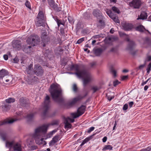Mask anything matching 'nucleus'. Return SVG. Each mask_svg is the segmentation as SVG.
<instances>
[{
  "label": "nucleus",
  "instance_id": "nucleus-1",
  "mask_svg": "<svg viewBox=\"0 0 151 151\" xmlns=\"http://www.w3.org/2000/svg\"><path fill=\"white\" fill-rule=\"evenodd\" d=\"M70 69L71 70H75L77 71L75 74L78 78L83 79L84 86L93 79L92 76L88 71L86 70H79L78 66L77 65H71Z\"/></svg>",
  "mask_w": 151,
  "mask_h": 151
},
{
  "label": "nucleus",
  "instance_id": "nucleus-2",
  "mask_svg": "<svg viewBox=\"0 0 151 151\" xmlns=\"http://www.w3.org/2000/svg\"><path fill=\"white\" fill-rule=\"evenodd\" d=\"M86 109V107L82 105L77 110V113H73L71 114V116L73 119H71L70 117L64 118L65 127L67 129L70 128L71 127V124L69 123L70 122L73 123L74 122V119L76 118L81 115L84 112Z\"/></svg>",
  "mask_w": 151,
  "mask_h": 151
},
{
  "label": "nucleus",
  "instance_id": "nucleus-3",
  "mask_svg": "<svg viewBox=\"0 0 151 151\" xmlns=\"http://www.w3.org/2000/svg\"><path fill=\"white\" fill-rule=\"evenodd\" d=\"M53 99L55 101L58 102L59 97L62 95V90L60 86L57 83L52 84L49 90Z\"/></svg>",
  "mask_w": 151,
  "mask_h": 151
},
{
  "label": "nucleus",
  "instance_id": "nucleus-4",
  "mask_svg": "<svg viewBox=\"0 0 151 151\" xmlns=\"http://www.w3.org/2000/svg\"><path fill=\"white\" fill-rule=\"evenodd\" d=\"M45 133H35L33 135V137L35 139V142L39 145H46V142L45 140L46 138H43L42 137L43 135H44Z\"/></svg>",
  "mask_w": 151,
  "mask_h": 151
},
{
  "label": "nucleus",
  "instance_id": "nucleus-5",
  "mask_svg": "<svg viewBox=\"0 0 151 151\" xmlns=\"http://www.w3.org/2000/svg\"><path fill=\"white\" fill-rule=\"evenodd\" d=\"M45 20L43 12L40 11L38 13L35 20V24L36 26L39 27L45 26Z\"/></svg>",
  "mask_w": 151,
  "mask_h": 151
},
{
  "label": "nucleus",
  "instance_id": "nucleus-6",
  "mask_svg": "<svg viewBox=\"0 0 151 151\" xmlns=\"http://www.w3.org/2000/svg\"><path fill=\"white\" fill-rule=\"evenodd\" d=\"M41 111V116L42 119H46L47 116V95L45 97V99L40 109Z\"/></svg>",
  "mask_w": 151,
  "mask_h": 151
},
{
  "label": "nucleus",
  "instance_id": "nucleus-7",
  "mask_svg": "<svg viewBox=\"0 0 151 151\" xmlns=\"http://www.w3.org/2000/svg\"><path fill=\"white\" fill-rule=\"evenodd\" d=\"M40 39L37 35H31L27 40V42L29 44H31L34 46L38 44L40 42Z\"/></svg>",
  "mask_w": 151,
  "mask_h": 151
},
{
  "label": "nucleus",
  "instance_id": "nucleus-8",
  "mask_svg": "<svg viewBox=\"0 0 151 151\" xmlns=\"http://www.w3.org/2000/svg\"><path fill=\"white\" fill-rule=\"evenodd\" d=\"M119 34L120 36L121 37H122L124 35L126 36V40L127 41L129 42V43L127 49L131 52L132 51L134 50L135 47V44L134 42L132 41H130L128 37V36L126 35L124 33L121 32H119Z\"/></svg>",
  "mask_w": 151,
  "mask_h": 151
},
{
  "label": "nucleus",
  "instance_id": "nucleus-9",
  "mask_svg": "<svg viewBox=\"0 0 151 151\" xmlns=\"http://www.w3.org/2000/svg\"><path fill=\"white\" fill-rule=\"evenodd\" d=\"M87 94L88 93L86 92L84 96L79 95L73 98L72 100L68 102L66 104L67 106L69 107L72 106L76 104L77 101L86 97Z\"/></svg>",
  "mask_w": 151,
  "mask_h": 151
},
{
  "label": "nucleus",
  "instance_id": "nucleus-10",
  "mask_svg": "<svg viewBox=\"0 0 151 151\" xmlns=\"http://www.w3.org/2000/svg\"><path fill=\"white\" fill-rule=\"evenodd\" d=\"M43 70L40 65L36 64L35 65L34 68V73L38 76L42 75L43 73Z\"/></svg>",
  "mask_w": 151,
  "mask_h": 151
},
{
  "label": "nucleus",
  "instance_id": "nucleus-11",
  "mask_svg": "<svg viewBox=\"0 0 151 151\" xmlns=\"http://www.w3.org/2000/svg\"><path fill=\"white\" fill-rule=\"evenodd\" d=\"M41 38L42 41V44L43 47H45L47 44V32L45 30L42 31Z\"/></svg>",
  "mask_w": 151,
  "mask_h": 151
},
{
  "label": "nucleus",
  "instance_id": "nucleus-12",
  "mask_svg": "<svg viewBox=\"0 0 151 151\" xmlns=\"http://www.w3.org/2000/svg\"><path fill=\"white\" fill-rule=\"evenodd\" d=\"M141 4L140 0H133L132 1L129 3L130 6L133 7L134 8H139Z\"/></svg>",
  "mask_w": 151,
  "mask_h": 151
},
{
  "label": "nucleus",
  "instance_id": "nucleus-13",
  "mask_svg": "<svg viewBox=\"0 0 151 151\" xmlns=\"http://www.w3.org/2000/svg\"><path fill=\"white\" fill-rule=\"evenodd\" d=\"M12 46L13 48L16 50H19L21 48L22 45L20 40H14L12 42Z\"/></svg>",
  "mask_w": 151,
  "mask_h": 151
},
{
  "label": "nucleus",
  "instance_id": "nucleus-14",
  "mask_svg": "<svg viewBox=\"0 0 151 151\" xmlns=\"http://www.w3.org/2000/svg\"><path fill=\"white\" fill-rule=\"evenodd\" d=\"M27 82L29 84H32L35 81H37V78L34 75V74H31L28 75Z\"/></svg>",
  "mask_w": 151,
  "mask_h": 151
},
{
  "label": "nucleus",
  "instance_id": "nucleus-15",
  "mask_svg": "<svg viewBox=\"0 0 151 151\" xmlns=\"http://www.w3.org/2000/svg\"><path fill=\"white\" fill-rule=\"evenodd\" d=\"M93 15L96 17L98 19H100L99 20V22H101V19H103V16L101 11L98 9L94 10L93 12Z\"/></svg>",
  "mask_w": 151,
  "mask_h": 151
},
{
  "label": "nucleus",
  "instance_id": "nucleus-16",
  "mask_svg": "<svg viewBox=\"0 0 151 151\" xmlns=\"http://www.w3.org/2000/svg\"><path fill=\"white\" fill-rule=\"evenodd\" d=\"M47 129V124H44L35 129L34 132H46Z\"/></svg>",
  "mask_w": 151,
  "mask_h": 151
},
{
  "label": "nucleus",
  "instance_id": "nucleus-17",
  "mask_svg": "<svg viewBox=\"0 0 151 151\" xmlns=\"http://www.w3.org/2000/svg\"><path fill=\"white\" fill-rule=\"evenodd\" d=\"M122 26L124 30L126 31H129L133 27L132 24L127 23H122Z\"/></svg>",
  "mask_w": 151,
  "mask_h": 151
},
{
  "label": "nucleus",
  "instance_id": "nucleus-18",
  "mask_svg": "<svg viewBox=\"0 0 151 151\" xmlns=\"http://www.w3.org/2000/svg\"><path fill=\"white\" fill-rule=\"evenodd\" d=\"M18 120L16 119L4 120L2 122H0V126L7 124H12Z\"/></svg>",
  "mask_w": 151,
  "mask_h": 151
},
{
  "label": "nucleus",
  "instance_id": "nucleus-19",
  "mask_svg": "<svg viewBox=\"0 0 151 151\" xmlns=\"http://www.w3.org/2000/svg\"><path fill=\"white\" fill-rule=\"evenodd\" d=\"M13 148L14 151H22L21 145L18 142L14 144Z\"/></svg>",
  "mask_w": 151,
  "mask_h": 151
},
{
  "label": "nucleus",
  "instance_id": "nucleus-20",
  "mask_svg": "<svg viewBox=\"0 0 151 151\" xmlns=\"http://www.w3.org/2000/svg\"><path fill=\"white\" fill-rule=\"evenodd\" d=\"M20 103L21 105L26 107L29 105L28 100L26 99L22 98L19 100Z\"/></svg>",
  "mask_w": 151,
  "mask_h": 151
},
{
  "label": "nucleus",
  "instance_id": "nucleus-21",
  "mask_svg": "<svg viewBox=\"0 0 151 151\" xmlns=\"http://www.w3.org/2000/svg\"><path fill=\"white\" fill-rule=\"evenodd\" d=\"M10 106L9 104L6 103L3 104L1 106L2 111H3L5 112L9 110L10 108Z\"/></svg>",
  "mask_w": 151,
  "mask_h": 151
},
{
  "label": "nucleus",
  "instance_id": "nucleus-22",
  "mask_svg": "<svg viewBox=\"0 0 151 151\" xmlns=\"http://www.w3.org/2000/svg\"><path fill=\"white\" fill-rule=\"evenodd\" d=\"M36 112H31L27 116V118L28 121H30L33 120L35 115L36 114Z\"/></svg>",
  "mask_w": 151,
  "mask_h": 151
},
{
  "label": "nucleus",
  "instance_id": "nucleus-23",
  "mask_svg": "<svg viewBox=\"0 0 151 151\" xmlns=\"http://www.w3.org/2000/svg\"><path fill=\"white\" fill-rule=\"evenodd\" d=\"M31 48V45H25L23 46L22 50L23 51L26 53L30 52Z\"/></svg>",
  "mask_w": 151,
  "mask_h": 151
},
{
  "label": "nucleus",
  "instance_id": "nucleus-24",
  "mask_svg": "<svg viewBox=\"0 0 151 151\" xmlns=\"http://www.w3.org/2000/svg\"><path fill=\"white\" fill-rule=\"evenodd\" d=\"M147 14L145 12H142L139 16L137 18V19H145L147 18Z\"/></svg>",
  "mask_w": 151,
  "mask_h": 151
},
{
  "label": "nucleus",
  "instance_id": "nucleus-25",
  "mask_svg": "<svg viewBox=\"0 0 151 151\" xmlns=\"http://www.w3.org/2000/svg\"><path fill=\"white\" fill-rule=\"evenodd\" d=\"M8 72L4 69H2L0 70V78L2 79L5 76L8 75Z\"/></svg>",
  "mask_w": 151,
  "mask_h": 151
},
{
  "label": "nucleus",
  "instance_id": "nucleus-26",
  "mask_svg": "<svg viewBox=\"0 0 151 151\" xmlns=\"http://www.w3.org/2000/svg\"><path fill=\"white\" fill-rule=\"evenodd\" d=\"M94 135V134H93L91 136H90L88 137H86L83 141V142L81 144L80 146L81 147L82 146H83L84 144L86 143L90 139H92L93 136Z\"/></svg>",
  "mask_w": 151,
  "mask_h": 151
},
{
  "label": "nucleus",
  "instance_id": "nucleus-27",
  "mask_svg": "<svg viewBox=\"0 0 151 151\" xmlns=\"http://www.w3.org/2000/svg\"><path fill=\"white\" fill-rule=\"evenodd\" d=\"M49 4L56 11L59 12L61 10L60 8H59L57 6V4H56L55 3H54V2H52L51 5L50 4Z\"/></svg>",
  "mask_w": 151,
  "mask_h": 151
},
{
  "label": "nucleus",
  "instance_id": "nucleus-28",
  "mask_svg": "<svg viewBox=\"0 0 151 151\" xmlns=\"http://www.w3.org/2000/svg\"><path fill=\"white\" fill-rule=\"evenodd\" d=\"M94 54L96 56L100 55L102 52L103 50L101 49L98 48L96 49L93 50Z\"/></svg>",
  "mask_w": 151,
  "mask_h": 151
},
{
  "label": "nucleus",
  "instance_id": "nucleus-29",
  "mask_svg": "<svg viewBox=\"0 0 151 151\" xmlns=\"http://www.w3.org/2000/svg\"><path fill=\"white\" fill-rule=\"evenodd\" d=\"M33 65L32 64H30L26 68V71L27 73L29 75V74H31V73L32 72V70L33 69L32 67Z\"/></svg>",
  "mask_w": 151,
  "mask_h": 151
},
{
  "label": "nucleus",
  "instance_id": "nucleus-30",
  "mask_svg": "<svg viewBox=\"0 0 151 151\" xmlns=\"http://www.w3.org/2000/svg\"><path fill=\"white\" fill-rule=\"evenodd\" d=\"M111 18L116 23H120L119 20L118 19V17L117 16L113 15L112 17H111Z\"/></svg>",
  "mask_w": 151,
  "mask_h": 151
},
{
  "label": "nucleus",
  "instance_id": "nucleus-31",
  "mask_svg": "<svg viewBox=\"0 0 151 151\" xmlns=\"http://www.w3.org/2000/svg\"><path fill=\"white\" fill-rule=\"evenodd\" d=\"M136 29L140 32H143L145 30V29L143 26L139 25L136 27Z\"/></svg>",
  "mask_w": 151,
  "mask_h": 151
},
{
  "label": "nucleus",
  "instance_id": "nucleus-32",
  "mask_svg": "<svg viewBox=\"0 0 151 151\" xmlns=\"http://www.w3.org/2000/svg\"><path fill=\"white\" fill-rule=\"evenodd\" d=\"M0 135L1 139L4 141L7 138V135L6 133H0Z\"/></svg>",
  "mask_w": 151,
  "mask_h": 151
},
{
  "label": "nucleus",
  "instance_id": "nucleus-33",
  "mask_svg": "<svg viewBox=\"0 0 151 151\" xmlns=\"http://www.w3.org/2000/svg\"><path fill=\"white\" fill-rule=\"evenodd\" d=\"M15 101V100L14 99L12 98H9L5 100L6 103L8 104L14 102Z\"/></svg>",
  "mask_w": 151,
  "mask_h": 151
},
{
  "label": "nucleus",
  "instance_id": "nucleus-34",
  "mask_svg": "<svg viewBox=\"0 0 151 151\" xmlns=\"http://www.w3.org/2000/svg\"><path fill=\"white\" fill-rule=\"evenodd\" d=\"M14 144V142L12 141L11 142L6 141V146L9 147H11L13 146Z\"/></svg>",
  "mask_w": 151,
  "mask_h": 151
},
{
  "label": "nucleus",
  "instance_id": "nucleus-35",
  "mask_svg": "<svg viewBox=\"0 0 151 151\" xmlns=\"http://www.w3.org/2000/svg\"><path fill=\"white\" fill-rule=\"evenodd\" d=\"M112 9L114 12L118 14L120 13V11L115 6H113L112 8Z\"/></svg>",
  "mask_w": 151,
  "mask_h": 151
},
{
  "label": "nucleus",
  "instance_id": "nucleus-36",
  "mask_svg": "<svg viewBox=\"0 0 151 151\" xmlns=\"http://www.w3.org/2000/svg\"><path fill=\"white\" fill-rule=\"evenodd\" d=\"M60 139V138L58 136H55L53 138L52 140L54 141L55 143Z\"/></svg>",
  "mask_w": 151,
  "mask_h": 151
},
{
  "label": "nucleus",
  "instance_id": "nucleus-37",
  "mask_svg": "<svg viewBox=\"0 0 151 151\" xmlns=\"http://www.w3.org/2000/svg\"><path fill=\"white\" fill-rule=\"evenodd\" d=\"M112 149V147L111 145H108L105 146L103 148V150H111Z\"/></svg>",
  "mask_w": 151,
  "mask_h": 151
},
{
  "label": "nucleus",
  "instance_id": "nucleus-38",
  "mask_svg": "<svg viewBox=\"0 0 151 151\" xmlns=\"http://www.w3.org/2000/svg\"><path fill=\"white\" fill-rule=\"evenodd\" d=\"M106 12L107 14L110 18L113 15V13L110 10L107 9Z\"/></svg>",
  "mask_w": 151,
  "mask_h": 151
},
{
  "label": "nucleus",
  "instance_id": "nucleus-39",
  "mask_svg": "<svg viewBox=\"0 0 151 151\" xmlns=\"http://www.w3.org/2000/svg\"><path fill=\"white\" fill-rule=\"evenodd\" d=\"M26 6L29 8V9H31V5L30 2L27 0H26L25 3Z\"/></svg>",
  "mask_w": 151,
  "mask_h": 151
},
{
  "label": "nucleus",
  "instance_id": "nucleus-40",
  "mask_svg": "<svg viewBox=\"0 0 151 151\" xmlns=\"http://www.w3.org/2000/svg\"><path fill=\"white\" fill-rule=\"evenodd\" d=\"M140 151H151V146H149L145 148L142 149Z\"/></svg>",
  "mask_w": 151,
  "mask_h": 151
},
{
  "label": "nucleus",
  "instance_id": "nucleus-41",
  "mask_svg": "<svg viewBox=\"0 0 151 151\" xmlns=\"http://www.w3.org/2000/svg\"><path fill=\"white\" fill-rule=\"evenodd\" d=\"M59 121L58 120H56L53 121L51 123L52 125H57L59 124Z\"/></svg>",
  "mask_w": 151,
  "mask_h": 151
},
{
  "label": "nucleus",
  "instance_id": "nucleus-42",
  "mask_svg": "<svg viewBox=\"0 0 151 151\" xmlns=\"http://www.w3.org/2000/svg\"><path fill=\"white\" fill-rule=\"evenodd\" d=\"M56 40L55 39V37H53V39L52 40H49L50 42H52L53 43V44H56L58 43V42L56 41Z\"/></svg>",
  "mask_w": 151,
  "mask_h": 151
},
{
  "label": "nucleus",
  "instance_id": "nucleus-43",
  "mask_svg": "<svg viewBox=\"0 0 151 151\" xmlns=\"http://www.w3.org/2000/svg\"><path fill=\"white\" fill-rule=\"evenodd\" d=\"M111 72L114 77L116 76V71L115 70L113 69H112L111 70Z\"/></svg>",
  "mask_w": 151,
  "mask_h": 151
},
{
  "label": "nucleus",
  "instance_id": "nucleus-44",
  "mask_svg": "<svg viewBox=\"0 0 151 151\" xmlns=\"http://www.w3.org/2000/svg\"><path fill=\"white\" fill-rule=\"evenodd\" d=\"M104 35L101 34L99 35H96L94 36L95 38H97L99 37H104Z\"/></svg>",
  "mask_w": 151,
  "mask_h": 151
},
{
  "label": "nucleus",
  "instance_id": "nucleus-45",
  "mask_svg": "<svg viewBox=\"0 0 151 151\" xmlns=\"http://www.w3.org/2000/svg\"><path fill=\"white\" fill-rule=\"evenodd\" d=\"M84 40V37L80 38L77 41L76 44H80L83 42Z\"/></svg>",
  "mask_w": 151,
  "mask_h": 151
},
{
  "label": "nucleus",
  "instance_id": "nucleus-46",
  "mask_svg": "<svg viewBox=\"0 0 151 151\" xmlns=\"http://www.w3.org/2000/svg\"><path fill=\"white\" fill-rule=\"evenodd\" d=\"M145 64H144L139 65L137 68L138 70H142L145 67Z\"/></svg>",
  "mask_w": 151,
  "mask_h": 151
},
{
  "label": "nucleus",
  "instance_id": "nucleus-47",
  "mask_svg": "<svg viewBox=\"0 0 151 151\" xmlns=\"http://www.w3.org/2000/svg\"><path fill=\"white\" fill-rule=\"evenodd\" d=\"M128 107V105L127 104H125L123 106L122 109L124 111L126 110Z\"/></svg>",
  "mask_w": 151,
  "mask_h": 151
},
{
  "label": "nucleus",
  "instance_id": "nucleus-48",
  "mask_svg": "<svg viewBox=\"0 0 151 151\" xmlns=\"http://www.w3.org/2000/svg\"><path fill=\"white\" fill-rule=\"evenodd\" d=\"M151 60V55H148L146 58L145 61H149Z\"/></svg>",
  "mask_w": 151,
  "mask_h": 151
},
{
  "label": "nucleus",
  "instance_id": "nucleus-49",
  "mask_svg": "<svg viewBox=\"0 0 151 151\" xmlns=\"http://www.w3.org/2000/svg\"><path fill=\"white\" fill-rule=\"evenodd\" d=\"M92 89L93 91V93H94L98 90L99 88L97 86H94L92 87Z\"/></svg>",
  "mask_w": 151,
  "mask_h": 151
},
{
  "label": "nucleus",
  "instance_id": "nucleus-50",
  "mask_svg": "<svg viewBox=\"0 0 151 151\" xmlns=\"http://www.w3.org/2000/svg\"><path fill=\"white\" fill-rule=\"evenodd\" d=\"M73 91L76 92L77 91V87L76 85L75 84H74L73 85Z\"/></svg>",
  "mask_w": 151,
  "mask_h": 151
},
{
  "label": "nucleus",
  "instance_id": "nucleus-51",
  "mask_svg": "<svg viewBox=\"0 0 151 151\" xmlns=\"http://www.w3.org/2000/svg\"><path fill=\"white\" fill-rule=\"evenodd\" d=\"M19 60L18 58L17 57H15V58L13 59V62L14 63H17L19 62Z\"/></svg>",
  "mask_w": 151,
  "mask_h": 151
},
{
  "label": "nucleus",
  "instance_id": "nucleus-52",
  "mask_svg": "<svg viewBox=\"0 0 151 151\" xmlns=\"http://www.w3.org/2000/svg\"><path fill=\"white\" fill-rule=\"evenodd\" d=\"M95 127H91L88 129V130L87 131V132H91L92 131H93Z\"/></svg>",
  "mask_w": 151,
  "mask_h": 151
},
{
  "label": "nucleus",
  "instance_id": "nucleus-53",
  "mask_svg": "<svg viewBox=\"0 0 151 151\" xmlns=\"http://www.w3.org/2000/svg\"><path fill=\"white\" fill-rule=\"evenodd\" d=\"M150 79V78H149L147 79L145 81H143L142 83L141 84V85L142 86H143L145 84H146L148 82V81Z\"/></svg>",
  "mask_w": 151,
  "mask_h": 151
},
{
  "label": "nucleus",
  "instance_id": "nucleus-54",
  "mask_svg": "<svg viewBox=\"0 0 151 151\" xmlns=\"http://www.w3.org/2000/svg\"><path fill=\"white\" fill-rule=\"evenodd\" d=\"M119 82L118 80H116L113 82V85L114 86H116L119 83Z\"/></svg>",
  "mask_w": 151,
  "mask_h": 151
},
{
  "label": "nucleus",
  "instance_id": "nucleus-55",
  "mask_svg": "<svg viewBox=\"0 0 151 151\" xmlns=\"http://www.w3.org/2000/svg\"><path fill=\"white\" fill-rule=\"evenodd\" d=\"M55 142L52 140L49 143V146H52L55 145Z\"/></svg>",
  "mask_w": 151,
  "mask_h": 151
},
{
  "label": "nucleus",
  "instance_id": "nucleus-56",
  "mask_svg": "<svg viewBox=\"0 0 151 151\" xmlns=\"http://www.w3.org/2000/svg\"><path fill=\"white\" fill-rule=\"evenodd\" d=\"M56 22L57 23L58 26V27H59L60 24H62L61 21L60 20H59L58 19H57V20H56Z\"/></svg>",
  "mask_w": 151,
  "mask_h": 151
},
{
  "label": "nucleus",
  "instance_id": "nucleus-57",
  "mask_svg": "<svg viewBox=\"0 0 151 151\" xmlns=\"http://www.w3.org/2000/svg\"><path fill=\"white\" fill-rule=\"evenodd\" d=\"M147 73L148 74L149 73L150 71L151 70V67L150 66H148L147 69Z\"/></svg>",
  "mask_w": 151,
  "mask_h": 151
},
{
  "label": "nucleus",
  "instance_id": "nucleus-58",
  "mask_svg": "<svg viewBox=\"0 0 151 151\" xmlns=\"http://www.w3.org/2000/svg\"><path fill=\"white\" fill-rule=\"evenodd\" d=\"M129 106L130 108H131L132 107L133 104H134V102L133 101H131L129 102L128 103Z\"/></svg>",
  "mask_w": 151,
  "mask_h": 151
},
{
  "label": "nucleus",
  "instance_id": "nucleus-59",
  "mask_svg": "<svg viewBox=\"0 0 151 151\" xmlns=\"http://www.w3.org/2000/svg\"><path fill=\"white\" fill-rule=\"evenodd\" d=\"M128 77L127 76H123L122 77V80H125L127 79L128 78Z\"/></svg>",
  "mask_w": 151,
  "mask_h": 151
},
{
  "label": "nucleus",
  "instance_id": "nucleus-60",
  "mask_svg": "<svg viewBox=\"0 0 151 151\" xmlns=\"http://www.w3.org/2000/svg\"><path fill=\"white\" fill-rule=\"evenodd\" d=\"M32 150H34L37 149V147L35 146H32L31 147Z\"/></svg>",
  "mask_w": 151,
  "mask_h": 151
},
{
  "label": "nucleus",
  "instance_id": "nucleus-61",
  "mask_svg": "<svg viewBox=\"0 0 151 151\" xmlns=\"http://www.w3.org/2000/svg\"><path fill=\"white\" fill-rule=\"evenodd\" d=\"M3 57L5 60H8V56L7 55H4L3 56Z\"/></svg>",
  "mask_w": 151,
  "mask_h": 151
},
{
  "label": "nucleus",
  "instance_id": "nucleus-62",
  "mask_svg": "<svg viewBox=\"0 0 151 151\" xmlns=\"http://www.w3.org/2000/svg\"><path fill=\"white\" fill-rule=\"evenodd\" d=\"M114 98V96H108V99L109 101H111L112 99H113Z\"/></svg>",
  "mask_w": 151,
  "mask_h": 151
},
{
  "label": "nucleus",
  "instance_id": "nucleus-63",
  "mask_svg": "<svg viewBox=\"0 0 151 151\" xmlns=\"http://www.w3.org/2000/svg\"><path fill=\"white\" fill-rule=\"evenodd\" d=\"M107 140V137H104L102 139L103 142H105Z\"/></svg>",
  "mask_w": 151,
  "mask_h": 151
},
{
  "label": "nucleus",
  "instance_id": "nucleus-64",
  "mask_svg": "<svg viewBox=\"0 0 151 151\" xmlns=\"http://www.w3.org/2000/svg\"><path fill=\"white\" fill-rule=\"evenodd\" d=\"M148 86H147V85H146L145 86L144 88V90L145 91H146L147 90V89H148Z\"/></svg>",
  "mask_w": 151,
  "mask_h": 151
}]
</instances>
